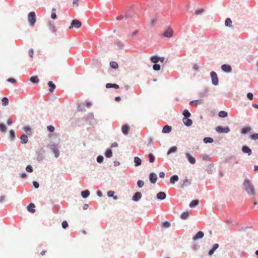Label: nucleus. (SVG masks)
Masks as SVG:
<instances>
[{
	"label": "nucleus",
	"mask_w": 258,
	"mask_h": 258,
	"mask_svg": "<svg viewBox=\"0 0 258 258\" xmlns=\"http://www.w3.org/2000/svg\"><path fill=\"white\" fill-rule=\"evenodd\" d=\"M203 141L205 143H212L214 142V140L211 137H205L203 139Z\"/></svg>",
	"instance_id": "f704fd0d"
},
{
	"label": "nucleus",
	"mask_w": 258,
	"mask_h": 258,
	"mask_svg": "<svg viewBox=\"0 0 258 258\" xmlns=\"http://www.w3.org/2000/svg\"><path fill=\"white\" fill-rule=\"evenodd\" d=\"M243 186L244 189L249 196H254L255 195L254 186L249 179L248 178L245 179L243 183Z\"/></svg>",
	"instance_id": "f257e3e1"
},
{
	"label": "nucleus",
	"mask_w": 258,
	"mask_h": 258,
	"mask_svg": "<svg viewBox=\"0 0 258 258\" xmlns=\"http://www.w3.org/2000/svg\"><path fill=\"white\" fill-rule=\"evenodd\" d=\"M212 79V83L214 86H217L219 84V80L217 75L216 72L212 71L210 73Z\"/></svg>",
	"instance_id": "39448f33"
},
{
	"label": "nucleus",
	"mask_w": 258,
	"mask_h": 258,
	"mask_svg": "<svg viewBox=\"0 0 258 258\" xmlns=\"http://www.w3.org/2000/svg\"><path fill=\"white\" fill-rule=\"evenodd\" d=\"M218 115L220 117L225 118L228 116V113L226 111L222 110V111H220L219 112Z\"/></svg>",
	"instance_id": "a19ab883"
},
{
	"label": "nucleus",
	"mask_w": 258,
	"mask_h": 258,
	"mask_svg": "<svg viewBox=\"0 0 258 258\" xmlns=\"http://www.w3.org/2000/svg\"><path fill=\"white\" fill-rule=\"evenodd\" d=\"M35 207V205L33 203H31L28 206L27 210L30 212L34 213L35 211V210L34 209Z\"/></svg>",
	"instance_id": "393cba45"
},
{
	"label": "nucleus",
	"mask_w": 258,
	"mask_h": 258,
	"mask_svg": "<svg viewBox=\"0 0 258 258\" xmlns=\"http://www.w3.org/2000/svg\"><path fill=\"white\" fill-rule=\"evenodd\" d=\"M162 226L164 228H169L170 226V223L168 221H164L162 223Z\"/></svg>",
	"instance_id": "603ef678"
},
{
	"label": "nucleus",
	"mask_w": 258,
	"mask_h": 258,
	"mask_svg": "<svg viewBox=\"0 0 258 258\" xmlns=\"http://www.w3.org/2000/svg\"><path fill=\"white\" fill-rule=\"evenodd\" d=\"M61 226L63 229H66L68 227V223L67 221H62Z\"/></svg>",
	"instance_id": "bf43d9fd"
},
{
	"label": "nucleus",
	"mask_w": 258,
	"mask_h": 258,
	"mask_svg": "<svg viewBox=\"0 0 258 258\" xmlns=\"http://www.w3.org/2000/svg\"><path fill=\"white\" fill-rule=\"evenodd\" d=\"M55 12H56L55 9L53 8L51 10V18L53 20L56 19L57 18Z\"/></svg>",
	"instance_id": "a18cd8bd"
},
{
	"label": "nucleus",
	"mask_w": 258,
	"mask_h": 258,
	"mask_svg": "<svg viewBox=\"0 0 258 258\" xmlns=\"http://www.w3.org/2000/svg\"><path fill=\"white\" fill-rule=\"evenodd\" d=\"M149 179L151 183H155L157 180V175L154 172L150 173L149 174Z\"/></svg>",
	"instance_id": "4468645a"
},
{
	"label": "nucleus",
	"mask_w": 258,
	"mask_h": 258,
	"mask_svg": "<svg viewBox=\"0 0 258 258\" xmlns=\"http://www.w3.org/2000/svg\"><path fill=\"white\" fill-rule=\"evenodd\" d=\"M221 70L226 73H229L232 72V68L230 65L227 64H222L221 67Z\"/></svg>",
	"instance_id": "9b49d317"
},
{
	"label": "nucleus",
	"mask_w": 258,
	"mask_h": 258,
	"mask_svg": "<svg viewBox=\"0 0 258 258\" xmlns=\"http://www.w3.org/2000/svg\"><path fill=\"white\" fill-rule=\"evenodd\" d=\"M173 29L170 27H169L162 34V35L164 37L169 38L173 36Z\"/></svg>",
	"instance_id": "0eeeda50"
},
{
	"label": "nucleus",
	"mask_w": 258,
	"mask_h": 258,
	"mask_svg": "<svg viewBox=\"0 0 258 258\" xmlns=\"http://www.w3.org/2000/svg\"><path fill=\"white\" fill-rule=\"evenodd\" d=\"M33 185L35 188H38L39 187V184L37 181H33Z\"/></svg>",
	"instance_id": "0e129e2a"
},
{
	"label": "nucleus",
	"mask_w": 258,
	"mask_h": 258,
	"mask_svg": "<svg viewBox=\"0 0 258 258\" xmlns=\"http://www.w3.org/2000/svg\"><path fill=\"white\" fill-rule=\"evenodd\" d=\"M159 56L157 55H153L150 57L151 61L154 63H157L159 61Z\"/></svg>",
	"instance_id": "e433bc0d"
},
{
	"label": "nucleus",
	"mask_w": 258,
	"mask_h": 258,
	"mask_svg": "<svg viewBox=\"0 0 258 258\" xmlns=\"http://www.w3.org/2000/svg\"><path fill=\"white\" fill-rule=\"evenodd\" d=\"M83 120L88 123L90 125L93 126L97 123L92 112H90L83 118Z\"/></svg>",
	"instance_id": "f03ea898"
},
{
	"label": "nucleus",
	"mask_w": 258,
	"mask_h": 258,
	"mask_svg": "<svg viewBox=\"0 0 258 258\" xmlns=\"http://www.w3.org/2000/svg\"><path fill=\"white\" fill-rule=\"evenodd\" d=\"M191 180L189 179H185L183 180V183L180 185L181 188H183L184 187L188 186L191 184Z\"/></svg>",
	"instance_id": "f3484780"
},
{
	"label": "nucleus",
	"mask_w": 258,
	"mask_h": 258,
	"mask_svg": "<svg viewBox=\"0 0 258 258\" xmlns=\"http://www.w3.org/2000/svg\"><path fill=\"white\" fill-rule=\"evenodd\" d=\"M115 45H116L119 49H122L124 47V44L122 42L120 41L119 40H116L114 42Z\"/></svg>",
	"instance_id": "473e14b6"
},
{
	"label": "nucleus",
	"mask_w": 258,
	"mask_h": 258,
	"mask_svg": "<svg viewBox=\"0 0 258 258\" xmlns=\"http://www.w3.org/2000/svg\"><path fill=\"white\" fill-rule=\"evenodd\" d=\"M104 160V157L102 155H99L97 156L96 161L99 163H101L103 162Z\"/></svg>",
	"instance_id": "8fccbe9b"
},
{
	"label": "nucleus",
	"mask_w": 258,
	"mask_h": 258,
	"mask_svg": "<svg viewBox=\"0 0 258 258\" xmlns=\"http://www.w3.org/2000/svg\"><path fill=\"white\" fill-rule=\"evenodd\" d=\"M114 191H112V190H109L107 192V196L109 197H111L112 198V197L113 196L114 194Z\"/></svg>",
	"instance_id": "69168bd1"
},
{
	"label": "nucleus",
	"mask_w": 258,
	"mask_h": 258,
	"mask_svg": "<svg viewBox=\"0 0 258 258\" xmlns=\"http://www.w3.org/2000/svg\"><path fill=\"white\" fill-rule=\"evenodd\" d=\"M21 139V142L22 144H26L28 142V138L26 134H23L22 135L20 138Z\"/></svg>",
	"instance_id": "412c9836"
},
{
	"label": "nucleus",
	"mask_w": 258,
	"mask_h": 258,
	"mask_svg": "<svg viewBox=\"0 0 258 258\" xmlns=\"http://www.w3.org/2000/svg\"><path fill=\"white\" fill-rule=\"evenodd\" d=\"M185 158L187 159L188 161L191 164H195L196 162V160L195 157H192L190 153L187 152L185 154Z\"/></svg>",
	"instance_id": "1a4fd4ad"
},
{
	"label": "nucleus",
	"mask_w": 258,
	"mask_h": 258,
	"mask_svg": "<svg viewBox=\"0 0 258 258\" xmlns=\"http://www.w3.org/2000/svg\"><path fill=\"white\" fill-rule=\"evenodd\" d=\"M132 16L131 15V13L130 12H128L126 14V15L125 16H123V15H120V16H118L116 17V19L117 20H122V19H123V18H125V19H128L130 17H131Z\"/></svg>",
	"instance_id": "bb28decb"
},
{
	"label": "nucleus",
	"mask_w": 258,
	"mask_h": 258,
	"mask_svg": "<svg viewBox=\"0 0 258 258\" xmlns=\"http://www.w3.org/2000/svg\"><path fill=\"white\" fill-rule=\"evenodd\" d=\"M158 19L156 17L153 18L151 21V25L154 26L156 23Z\"/></svg>",
	"instance_id": "774afa93"
},
{
	"label": "nucleus",
	"mask_w": 258,
	"mask_h": 258,
	"mask_svg": "<svg viewBox=\"0 0 258 258\" xmlns=\"http://www.w3.org/2000/svg\"><path fill=\"white\" fill-rule=\"evenodd\" d=\"M26 170L28 172L31 173L33 172V167L31 165H27L26 167Z\"/></svg>",
	"instance_id": "864d4df0"
},
{
	"label": "nucleus",
	"mask_w": 258,
	"mask_h": 258,
	"mask_svg": "<svg viewBox=\"0 0 258 258\" xmlns=\"http://www.w3.org/2000/svg\"><path fill=\"white\" fill-rule=\"evenodd\" d=\"M142 197V194L141 192H136L132 197V200L134 202H139Z\"/></svg>",
	"instance_id": "9d476101"
},
{
	"label": "nucleus",
	"mask_w": 258,
	"mask_h": 258,
	"mask_svg": "<svg viewBox=\"0 0 258 258\" xmlns=\"http://www.w3.org/2000/svg\"><path fill=\"white\" fill-rule=\"evenodd\" d=\"M182 121L184 125L188 127L190 126L192 124V120L188 118L183 117Z\"/></svg>",
	"instance_id": "dca6fc26"
},
{
	"label": "nucleus",
	"mask_w": 258,
	"mask_h": 258,
	"mask_svg": "<svg viewBox=\"0 0 258 258\" xmlns=\"http://www.w3.org/2000/svg\"><path fill=\"white\" fill-rule=\"evenodd\" d=\"M246 96H247V98L250 100L253 99V94L251 92L248 93L247 94Z\"/></svg>",
	"instance_id": "052dcab7"
},
{
	"label": "nucleus",
	"mask_w": 258,
	"mask_h": 258,
	"mask_svg": "<svg viewBox=\"0 0 258 258\" xmlns=\"http://www.w3.org/2000/svg\"><path fill=\"white\" fill-rule=\"evenodd\" d=\"M30 81L33 83H38L39 82V79L37 76H34L30 78Z\"/></svg>",
	"instance_id": "4c0bfd02"
},
{
	"label": "nucleus",
	"mask_w": 258,
	"mask_h": 258,
	"mask_svg": "<svg viewBox=\"0 0 258 258\" xmlns=\"http://www.w3.org/2000/svg\"><path fill=\"white\" fill-rule=\"evenodd\" d=\"M106 88L107 89L113 88L117 89L119 88V87L116 84L107 83L106 84Z\"/></svg>",
	"instance_id": "a878e982"
},
{
	"label": "nucleus",
	"mask_w": 258,
	"mask_h": 258,
	"mask_svg": "<svg viewBox=\"0 0 258 258\" xmlns=\"http://www.w3.org/2000/svg\"><path fill=\"white\" fill-rule=\"evenodd\" d=\"M226 26L231 27L232 26V21L230 18H227L225 21Z\"/></svg>",
	"instance_id": "37998d69"
},
{
	"label": "nucleus",
	"mask_w": 258,
	"mask_h": 258,
	"mask_svg": "<svg viewBox=\"0 0 258 258\" xmlns=\"http://www.w3.org/2000/svg\"><path fill=\"white\" fill-rule=\"evenodd\" d=\"M204 236V233L203 231H200L192 237L194 241L202 239Z\"/></svg>",
	"instance_id": "2eb2a0df"
},
{
	"label": "nucleus",
	"mask_w": 258,
	"mask_h": 258,
	"mask_svg": "<svg viewBox=\"0 0 258 258\" xmlns=\"http://www.w3.org/2000/svg\"><path fill=\"white\" fill-rule=\"evenodd\" d=\"M209 91V89L208 88H205L200 93V96L201 97H204L207 96Z\"/></svg>",
	"instance_id": "cd10ccee"
},
{
	"label": "nucleus",
	"mask_w": 258,
	"mask_h": 258,
	"mask_svg": "<svg viewBox=\"0 0 258 258\" xmlns=\"http://www.w3.org/2000/svg\"><path fill=\"white\" fill-rule=\"evenodd\" d=\"M156 198L160 200H163L166 199V195L163 191H160L157 194Z\"/></svg>",
	"instance_id": "6ab92c4d"
},
{
	"label": "nucleus",
	"mask_w": 258,
	"mask_h": 258,
	"mask_svg": "<svg viewBox=\"0 0 258 258\" xmlns=\"http://www.w3.org/2000/svg\"><path fill=\"white\" fill-rule=\"evenodd\" d=\"M199 201L198 200H194L190 203L189 206L190 208H194L197 206L199 204Z\"/></svg>",
	"instance_id": "72a5a7b5"
},
{
	"label": "nucleus",
	"mask_w": 258,
	"mask_h": 258,
	"mask_svg": "<svg viewBox=\"0 0 258 258\" xmlns=\"http://www.w3.org/2000/svg\"><path fill=\"white\" fill-rule=\"evenodd\" d=\"M148 157L149 159V162L150 163H153L155 161V158L152 153H149L148 155Z\"/></svg>",
	"instance_id": "c03bdc74"
},
{
	"label": "nucleus",
	"mask_w": 258,
	"mask_h": 258,
	"mask_svg": "<svg viewBox=\"0 0 258 258\" xmlns=\"http://www.w3.org/2000/svg\"><path fill=\"white\" fill-rule=\"evenodd\" d=\"M84 106H85L84 103L78 104V107H77V110L79 112L84 111L85 110Z\"/></svg>",
	"instance_id": "ea45409f"
},
{
	"label": "nucleus",
	"mask_w": 258,
	"mask_h": 258,
	"mask_svg": "<svg viewBox=\"0 0 258 258\" xmlns=\"http://www.w3.org/2000/svg\"><path fill=\"white\" fill-rule=\"evenodd\" d=\"M203 9H198V10H196L195 12V14L196 15H198L200 14H201L203 12Z\"/></svg>",
	"instance_id": "e2e57ef3"
},
{
	"label": "nucleus",
	"mask_w": 258,
	"mask_h": 258,
	"mask_svg": "<svg viewBox=\"0 0 258 258\" xmlns=\"http://www.w3.org/2000/svg\"><path fill=\"white\" fill-rule=\"evenodd\" d=\"M200 246L197 244H194L191 247V249L194 250H197L200 248Z\"/></svg>",
	"instance_id": "6e6d98bb"
},
{
	"label": "nucleus",
	"mask_w": 258,
	"mask_h": 258,
	"mask_svg": "<svg viewBox=\"0 0 258 258\" xmlns=\"http://www.w3.org/2000/svg\"><path fill=\"white\" fill-rule=\"evenodd\" d=\"M47 130L49 132H54L55 128L53 125H49L47 126Z\"/></svg>",
	"instance_id": "13d9d810"
},
{
	"label": "nucleus",
	"mask_w": 258,
	"mask_h": 258,
	"mask_svg": "<svg viewBox=\"0 0 258 258\" xmlns=\"http://www.w3.org/2000/svg\"><path fill=\"white\" fill-rule=\"evenodd\" d=\"M7 81L13 84H15L16 83V80L15 79L12 78H9L7 80Z\"/></svg>",
	"instance_id": "338daca9"
},
{
	"label": "nucleus",
	"mask_w": 258,
	"mask_h": 258,
	"mask_svg": "<svg viewBox=\"0 0 258 258\" xmlns=\"http://www.w3.org/2000/svg\"><path fill=\"white\" fill-rule=\"evenodd\" d=\"M110 67L112 68V69H116L117 68H118V65L117 64V63L115 61H111L110 62Z\"/></svg>",
	"instance_id": "49530a36"
},
{
	"label": "nucleus",
	"mask_w": 258,
	"mask_h": 258,
	"mask_svg": "<svg viewBox=\"0 0 258 258\" xmlns=\"http://www.w3.org/2000/svg\"><path fill=\"white\" fill-rule=\"evenodd\" d=\"M28 21L31 26H33L36 23V15L34 12H31L28 14Z\"/></svg>",
	"instance_id": "20e7f679"
},
{
	"label": "nucleus",
	"mask_w": 258,
	"mask_h": 258,
	"mask_svg": "<svg viewBox=\"0 0 258 258\" xmlns=\"http://www.w3.org/2000/svg\"><path fill=\"white\" fill-rule=\"evenodd\" d=\"M130 130V127L128 124H124L121 128V131L123 135H127Z\"/></svg>",
	"instance_id": "a211bd4d"
},
{
	"label": "nucleus",
	"mask_w": 258,
	"mask_h": 258,
	"mask_svg": "<svg viewBox=\"0 0 258 258\" xmlns=\"http://www.w3.org/2000/svg\"><path fill=\"white\" fill-rule=\"evenodd\" d=\"M144 181H143L142 180H139L137 181V185H138V187L141 188L144 186Z\"/></svg>",
	"instance_id": "3c124183"
},
{
	"label": "nucleus",
	"mask_w": 258,
	"mask_h": 258,
	"mask_svg": "<svg viewBox=\"0 0 258 258\" xmlns=\"http://www.w3.org/2000/svg\"><path fill=\"white\" fill-rule=\"evenodd\" d=\"M10 139L12 141L14 140L15 138V132L13 130L10 131Z\"/></svg>",
	"instance_id": "de8ad7c7"
},
{
	"label": "nucleus",
	"mask_w": 258,
	"mask_h": 258,
	"mask_svg": "<svg viewBox=\"0 0 258 258\" xmlns=\"http://www.w3.org/2000/svg\"><path fill=\"white\" fill-rule=\"evenodd\" d=\"M172 130V127L168 125H166L163 126L162 132L164 134L169 133Z\"/></svg>",
	"instance_id": "aec40b11"
},
{
	"label": "nucleus",
	"mask_w": 258,
	"mask_h": 258,
	"mask_svg": "<svg viewBox=\"0 0 258 258\" xmlns=\"http://www.w3.org/2000/svg\"><path fill=\"white\" fill-rule=\"evenodd\" d=\"M49 149L54 153L55 158H58L59 156V146L56 144H51L48 145Z\"/></svg>",
	"instance_id": "7ed1b4c3"
},
{
	"label": "nucleus",
	"mask_w": 258,
	"mask_h": 258,
	"mask_svg": "<svg viewBox=\"0 0 258 258\" xmlns=\"http://www.w3.org/2000/svg\"><path fill=\"white\" fill-rule=\"evenodd\" d=\"M2 104L4 106H6L9 104V99L7 97H4L2 99Z\"/></svg>",
	"instance_id": "c9c22d12"
},
{
	"label": "nucleus",
	"mask_w": 258,
	"mask_h": 258,
	"mask_svg": "<svg viewBox=\"0 0 258 258\" xmlns=\"http://www.w3.org/2000/svg\"><path fill=\"white\" fill-rule=\"evenodd\" d=\"M179 179L178 175L175 174L172 175L170 178V182L171 184H174Z\"/></svg>",
	"instance_id": "5701e85b"
},
{
	"label": "nucleus",
	"mask_w": 258,
	"mask_h": 258,
	"mask_svg": "<svg viewBox=\"0 0 258 258\" xmlns=\"http://www.w3.org/2000/svg\"><path fill=\"white\" fill-rule=\"evenodd\" d=\"M215 130L219 133H228L230 130L228 126H218L215 128Z\"/></svg>",
	"instance_id": "423d86ee"
},
{
	"label": "nucleus",
	"mask_w": 258,
	"mask_h": 258,
	"mask_svg": "<svg viewBox=\"0 0 258 258\" xmlns=\"http://www.w3.org/2000/svg\"><path fill=\"white\" fill-rule=\"evenodd\" d=\"M251 127L249 125H247L243 127L240 130V134L241 135H246L250 132Z\"/></svg>",
	"instance_id": "f8f14e48"
},
{
	"label": "nucleus",
	"mask_w": 258,
	"mask_h": 258,
	"mask_svg": "<svg viewBox=\"0 0 258 258\" xmlns=\"http://www.w3.org/2000/svg\"><path fill=\"white\" fill-rule=\"evenodd\" d=\"M134 163L135 166H139L141 165L142 160L139 157L136 156L134 158Z\"/></svg>",
	"instance_id": "c85d7f7f"
},
{
	"label": "nucleus",
	"mask_w": 258,
	"mask_h": 258,
	"mask_svg": "<svg viewBox=\"0 0 258 258\" xmlns=\"http://www.w3.org/2000/svg\"><path fill=\"white\" fill-rule=\"evenodd\" d=\"M189 215V212L187 211L183 212L180 215V218L182 219H186Z\"/></svg>",
	"instance_id": "79ce46f5"
},
{
	"label": "nucleus",
	"mask_w": 258,
	"mask_h": 258,
	"mask_svg": "<svg viewBox=\"0 0 258 258\" xmlns=\"http://www.w3.org/2000/svg\"><path fill=\"white\" fill-rule=\"evenodd\" d=\"M219 245L218 243L214 244L213 247L209 251L208 254L209 255H212L215 250L219 247Z\"/></svg>",
	"instance_id": "4be33fe9"
},
{
	"label": "nucleus",
	"mask_w": 258,
	"mask_h": 258,
	"mask_svg": "<svg viewBox=\"0 0 258 258\" xmlns=\"http://www.w3.org/2000/svg\"><path fill=\"white\" fill-rule=\"evenodd\" d=\"M7 128L5 124L3 123H0V131L1 132H5Z\"/></svg>",
	"instance_id": "4d7b16f0"
},
{
	"label": "nucleus",
	"mask_w": 258,
	"mask_h": 258,
	"mask_svg": "<svg viewBox=\"0 0 258 258\" xmlns=\"http://www.w3.org/2000/svg\"><path fill=\"white\" fill-rule=\"evenodd\" d=\"M90 192L89 190L88 189L83 190L81 194V196L84 199L87 198L90 196Z\"/></svg>",
	"instance_id": "b1692460"
},
{
	"label": "nucleus",
	"mask_w": 258,
	"mask_h": 258,
	"mask_svg": "<svg viewBox=\"0 0 258 258\" xmlns=\"http://www.w3.org/2000/svg\"><path fill=\"white\" fill-rule=\"evenodd\" d=\"M182 114L184 116V117L188 118L191 116L190 113L187 109H184L182 112Z\"/></svg>",
	"instance_id": "58836bf2"
},
{
	"label": "nucleus",
	"mask_w": 258,
	"mask_h": 258,
	"mask_svg": "<svg viewBox=\"0 0 258 258\" xmlns=\"http://www.w3.org/2000/svg\"><path fill=\"white\" fill-rule=\"evenodd\" d=\"M47 85L49 87V90L50 92H52L56 87L55 85L52 81H49Z\"/></svg>",
	"instance_id": "c756f323"
},
{
	"label": "nucleus",
	"mask_w": 258,
	"mask_h": 258,
	"mask_svg": "<svg viewBox=\"0 0 258 258\" xmlns=\"http://www.w3.org/2000/svg\"><path fill=\"white\" fill-rule=\"evenodd\" d=\"M105 156L107 158H111L112 156V151L111 149H107L105 152Z\"/></svg>",
	"instance_id": "7c9ffc66"
},
{
	"label": "nucleus",
	"mask_w": 258,
	"mask_h": 258,
	"mask_svg": "<svg viewBox=\"0 0 258 258\" xmlns=\"http://www.w3.org/2000/svg\"><path fill=\"white\" fill-rule=\"evenodd\" d=\"M250 138L253 140H256L258 139V134L257 133H254L250 136Z\"/></svg>",
	"instance_id": "5fc2aeb1"
},
{
	"label": "nucleus",
	"mask_w": 258,
	"mask_h": 258,
	"mask_svg": "<svg viewBox=\"0 0 258 258\" xmlns=\"http://www.w3.org/2000/svg\"><path fill=\"white\" fill-rule=\"evenodd\" d=\"M195 105H198L199 104H201L203 103V101L202 99L195 100Z\"/></svg>",
	"instance_id": "680f3d73"
},
{
	"label": "nucleus",
	"mask_w": 258,
	"mask_h": 258,
	"mask_svg": "<svg viewBox=\"0 0 258 258\" xmlns=\"http://www.w3.org/2000/svg\"><path fill=\"white\" fill-rule=\"evenodd\" d=\"M153 69L154 71H158L160 70L161 66L159 64L154 63V64L153 66Z\"/></svg>",
	"instance_id": "09e8293b"
},
{
	"label": "nucleus",
	"mask_w": 258,
	"mask_h": 258,
	"mask_svg": "<svg viewBox=\"0 0 258 258\" xmlns=\"http://www.w3.org/2000/svg\"><path fill=\"white\" fill-rule=\"evenodd\" d=\"M241 151L243 153L247 154L248 156H250L252 154L251 150L246 145H244L242 147Z\"/></svg>",
	"instance_id": "ddd939ff"
},
{
	"label": "nucleus",
	"mask_w": 258,
	"mask_h": 258,
	"mask_svg": "<svg viewBox=\"0 0 258 258\" xmlns=\"http://www.w3.org/2000/svg\"><path fill=\"white\" fill-rule=\"evenodd\" d=\"M82 25L81 22L77 20L74 19L73 20L71 24V26L69 27L70 29L73 28H80Z\"/></svg>",
	"instance_id": "6e6552de"
},
{
	"label": "nucleus",
	"mask_w": 258,
	"mask_h": 258,
	"mask_svg": "<svg viewBox=\"0 0 258 258\" xmlns=\"http://www.w3.org/2000/svg\"><path fill=\"white\" fill-rule=\"evenodd\" d=\"M177 150V148L176 146H172L169 148L167 152V155H169L172 153L175 152Z\"/></svg>",
	"instance_id": "2f4dec72"
}]
</instances>
